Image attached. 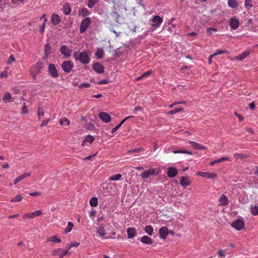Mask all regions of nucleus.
<instances>
[{
	"label": "nucleus",
	"mask_w": 258,
	"mask_h": 258,
	"mask_svg": "<svg viewBox=\"0 0 258 258\" xmlns=\"http://www.w3.org/2000/svg\"><path fill=\"white\" fill-rule=\"evenodd\" d=\"M73 55L76 60H79L85 64L89 63L90 61V56L86 51H82L80 53L75 51Z\"/></svg>",
	"instance_id": "obj_1"
},
{
	"label": "nucleus",
	"mask_w": 258,
	"mask_h": 258,
	"mask_svg": "<svg viewBox=\"0 0 258 258\" xmlns=\"http://www.w3.org/2000/svg\"><path fill=\"white\" fill-rule=\"evenodd\" d=\"M43 63L42 62L38 61L36 64L32 66L30 68V72L33 78L41 72L43 68Z\"/></svg>",
	"instance_id": "obj_2"
},
{
	"label": "nucleus",
	"mask_w": 258,
	"mask_h": 258,
	"mask_svg": "<svg viewBox=\"0 0 258 258\" xmlns=\"http://www.w3.org/2000/svg\"><path fill=\"white\" fill-rule=\"evenodd\" d=\"M74 66V63L71 60L64 61L61 64L62 70L66 73H70Z\"/></svg>",
	"instance_id": "obj_3"
},
{
	"label": "nucleus",
	"mask_w": 258,
	"mask_h": 258,
	"mask_svg": "<svg viewBox=\"0 0 258 258\" xmlns=\"http://www.w3.org/2000/svg\"><path fill=\"white\" fill-rule=\"evenodd\" d=\"M91 23V19L89 17H87L82 21L80 27V32L83 33L85 32Z\"/></svg>",
	"instance_id": "obj_4"
},
{
	"label": "nucleus",
	"mask_w": 258,
	"mask_h": 258,
	"mask_svg": "<svg viewBox=\"0 0 258 258\" xmlns=\"http://www.w3.org/2000/svg\"><path fill=\"white\" fill-rule=\"evenodd\" d=\"M156 170L155 168H150L149 170H146L143 172L140 176L142 178L147 179L151 175H157L158 173H156Z\"/></svg>",
	"instance_id": "obj_5"
},
{
	"label": "nucleus",
	"mask_w": 258,
	"mask_h": 258,
	"mask_svg": "<svg viewBox=\"0 0 258 258\" xmlns=\"http://www.w3.org/2000/svg\"><path fill=\"white\" fill-rule=\"evenodd\" d=\"M48 71L49 74L52 78H56L59 76L58 73L54 64L50 63L48 64Z\"/></svg>",
	"instance_id": "obj_6"
},
{
	"label": "nucleus",
	"mask_w": 258,
	"mask_h": 258,
	"mask_svg": "<svg viewBox=\"0 0 258 258\" xmlns=\"http://www.w3.org/2000/svg\"><path fill=\"white\" fill-rule=\"evenodd\" d=\"M69 253L68 249L63 250L61 248H56L54 249L52 251V254L53 256L59 255V258H63V257Z\"/></svg>",
	"instance_id": "obj_7"
},
{
	"label": "nucleus",
	"mask_w": 258,
	"mask_h": 258,
	"mask_svg": "<svg viewBox=\"0 0 258 258\" xmlns=\"http://www.w3.org/2000/svg\"><path fill=\"white\" fill-rule=\"evenodd\" d=\"M231 226L236 229L237 230H242L244 226V223L243 221L241 220H236L234 221L231 224Z\"/></svg>",
	"instance_id": "obj_8"
},
{
	"label": "nucleus",
	"mask_w": 258,
	"mask_h": 258,
	"mask_svg": "<svg viewBox=\"0 0 258 258\" xmlns=\"http://www.w3.org/2000/svg\"><path fill=\"white\" fill-rule=\"evenodd\" d=\"M42 214V211L40 210H38V211H34L33 212L25 214L23 216V218L24 219H32L36 217L40 216Z\"/></svg>",
	"instance_id": "obj_9"
},
{
	"label": "nucleus",
	"mask_w": 258,
	"mask_h": 258,
	"mask_svg": "<svg viewBox=\"0 0 258 258\" xmlns=\"http://www.w3.org/2000/svg\"><path fill=\"white\" fill-rule=\"evenodd\" d=\"M197 174L203 177H206L208 179H214L217 177V174L215 173H211V172H204L199 171L197 173Z\"/></svg>",
	"instance_id": "obj_10"
},
{
	"label": "nucleus",
	"mask_w": 258,
	"mask_h": 258,
	"mask_svg": "<svg viewBox=\"0 0 258 258\" xmlns=\"http://www.w3.org/2000/svg\"><path fill=\"white\" fill-rule=\"evenodd\" d=\"M60 52L62 55H64L67 58H69L71 55L72 50L69 49L67 46L62 45L60 48Z\"/></svg>",
	"instance_id": "obj_11"
},
{
	"label": "nucleus",
	"mask_w": 258,
	"mask_h": 258,
	"mask_svg": "<svg viewBox=\"0 0 258 258\" xmlns=\"http://www.w3.org/2000/svg\"><path fill=\"white\" fill-rule=\"evenodd\" d=\"M99 117L102 121L106 123L109 122L111 119L110 115L104 112L99 113Z\"/></svg>",
	"instance_id": "obj_12"
},
{
	"label": "nucleus",
	"mask_w": 258,
	"mask_h": 258,
	"mask_svg": "<svg viewBox=\"0 0 258 258\" xmlns=\"http://www.w3.org/2000/svg\"><path fill=\"white\" fill-rule=\"evenodd\" d=\"M239 26V21L235 18L232 17L230 20V27L231 29L235 30Z\"/></svg>",
	"instance_id": "obj_13"
},
{
	"label": "nucleus",
	"mask_w": 258,
	"mask_h": 258,
	"mask_svg": "<svg viewBox=\"0 0 258 258\" xmlns=\"http://www.w3.org/2000/svg\"><path fill=\"white\" fill-rule=\"evenodd\" d=\"M93 69L97 73L101 74L103 73L104 71V67L99 63V62H96L93 64Z\"/></svg>",
	"instance_id": "obj_14"
},
{
	"label": "nucleus",
	"mask_w": 258,
	"mask_h": 258,
	"mask_svg": "<svg viewBox=\"0 0 258 258\" xmlns=\"http://www.w3.org/2000/svg\"><path fill=\"white\" fill-rule=\"evenodd\" d=\"M160 237L162 239H165L168 234V229L167 227H162L159 230Z\"/></svg>",
	"instance_id": "obj_15"
},
{
	"label": "nucleus",
	"mask_w": 258,
	"mask_h": 258,
	"mask_svg": "<svg viewBox=\"0 0 258 258\" xmlns=\"http://www.w3.org/2000/svg\"><path fill=\"white\" fill-rule=\"evenodd\" d=\"M177 170L176 168L174 167L169 168L167 171V174L170 178H173L175 177L177 174Z\"/></svg>",
	"instance_id": "obj_16"
},
{
	"label": "nucleus",
	"mask_w": 258,
	"mask_h": 258,
	"mask_svg": "<svg viewBox=\"0 0 258 258\" xmlns=\"http://www.w3.org/2000/svg\"><path fill=\"white\" fill-rule=\"evenodd\" d=\"M219 205L225 206L229 203L228 198L224 194H222L219 199Z\"/></svg>",
	"instance_id": "obj_17"
},
{
	"label": "nucleus",
	"mask_w": 258,
	"mask_h": 258,
	"mask_svg": "<svg viewBox=\"0 0 258 258\" xmlns=\"http://www.w3.org/2000/svg\"><path fill=\"white\" fill-rule=\"evenodd\" d=\"M60 21V19L57 14H56L55 13H53L51 15V22H52V24L54 26H55V25H57L58 24H59Z\"/></svg>",
	"instance_id": "obj_18"
},
{
	"label": "nucleus",
	"mask_w": 258,
	"mask_h": 258,
	"mask_svg": "<svg viewBox=\"0 0 258 258\" xmlns=\"http://www.w3.org/2000/svg\"><path fill=\"white\" fill-rule=\"evenodd\" d=\"M162 19L158 16H154L152 19V25L154 26H158L162 22Z\"/></svg>",
	"instance_id": "obj_19"
},
{
	"label": "nucleus",
	"mask_w": 258,
	"mask_h": 258,
	"mask_svg": "<svg viewBox=\"0 0 258 258\" xmlns=\"http://www.w3.org/2000/svg\"><path fill=\"white\" fill-rule=\"evenodd\" d=\"M189 144L191 146L196 150H202L206 148V147L203 146L202 145L198 144V143L194 141H189Z\"/></svg>",
	"instance_id": "obj_20"
},
{
	"label": "nucleus",
	"mask_w": 258,
	"mask_h": 258,
	"mask_svg": "<svg viewBox=\"0 0 258 258\" xmlns=\"http://www.w3.org/2000/svg\"><path fill=\"white\" fill-rule=\"evenodd\" d=\"M31 175V173H25L23 174L22 175L18 176L17 178H16L14 181V184H17L18 182L25 178L26 177L30 176Z\"/></svg>",
	"instance_id": "obj_21"
},
{
	"label": "nucleus",
	"mask_w": 258,
	"mask_h": 258,
	"mask_svg": "<svg viewBox=\"0 0 258 258\" xmlns=\"http://www.w3.org/2000/svg\"><path fill=\"white\" fill-rule=\"evenodd\" d=\"M141 241L146 244L151 245L153 243V240L147 236H143L141 238Z\"/></svg>",
	"instance_id": "obj_22"
},
{
	"label": "nucleus",
	"mask_w": 258,
	"mask_h": 258,
	"mask_svg": "<svg viewBox=\"0 0 258 258\" xmlns=\"http://www.w3.org/2000/svg\"><path fill=\"white\" fill-rule=\"evenodd\" d=\"M127 233L128 238H133L136 235V231L134 228H128L127 230Z\"/></svg>",
	"instance_id": "obj_23"
},
{
	"label": "nucleus",
	"mask_w": 258,
	"mask_h": 258,
	"mask_svg": "<svg viewBox=\"0 0 258 258\" xmlns=\"http://www.w3.org/2000/svg\"><path fill=\"white\" fill-rule=\"evenodd\" d=\"M231 161V160H230V158H229V157H222V158H219V159H218L217 160H215L211 162L210 163V165L211 166H213L216 163H220V162H223V161Z\"/></svg>",
	"instance_id": "obj_24"
},
{
	"label": "nucleus",
	"mask_w": 258,
	"mask_h": 258,
	"mask_svg": "<svg viewBox=\"0 0 258 258\" xmlns=\"http://www.w3.org/2000/svg\"><path fill=\"white\" fill-rule=\"evenodd\" d=\"M250 54L249 50H246L235 57V59L238 60H242L245 58Z\"/></svg>",
	"instance_id": "obj_25"
},
{
	"label": "nucleus",
	"mask_w": 258,
	"mask_h": 258,
	"mask_svg": "<svg viewBox=\"0 0 258 258\" xmlns=\"http://www.w3.org/2000/svg\"><path fill=\"white\" fill-rule=\"evenodd\" d=\"M180 183L182 186H186L190 184V181L188 179L187 177L182 176L180 178Z\"/></svg>",
	"instance_id": "obj_26"
},
{
	"label": "nucleus",
	"mask_w": 258,
	"mask_h": 258,
	"mask_svg": "<svg viewBox=\"0 0 258 258\" xmlns=\"http://www.w3.org/2000/svg\"><path fill=\"white\" fill-rule=\"evenodd\" d=\"M79 14L83 17H85L88 16L90 14V12L87 8H83L79 11Z\"/></svg>",
	"instance_id": "obj_27"
},
{
	"label": "nucleus",
	"mask_w": 258,
	"mask_h": 258,
	"mask_svg": "<svg viewBox=\"0 0 258 258\" xmlns=\"http://www.w3.org/2000/svg\"><path fill=\"white\" fill-rule=\"evenodd\" d=\"M63 13L66 15H69L71 12V9L68 4H65L62 8Z\"/></svg>",
	"instance_id": "obj_28"
},
{
	"label": "nucleus",
	"mask_w": 258,
	"mask_h": 258,
	"mask_svg": "<svg viewBox=\"0 0 258 258\" xmlns=\"http://www.w3.org/2000/svg\"><path fill=\"white\" fill-rule=\"evenodd\" d=\"M128 119V117H125L124 119H123L117 125H116L114 128H112L111 130V133L113 134L114 132H115L117 130H118L120 126L122 125V124L127 120Z\"/></svg>",
	"instance_id": "obj_29"
},
{
	"label": "nucleus",
	"mask_w": 258,
	"mask_h": 258,
	"mask_svg": "<svg viewBox=\"0 0 258 258\" xmlns=\"http://www.w3.org/2000/svg\"><path fill=\"white\" fill-rule=\"evenodd\" d=\"M145 231L149 235H152L153 233V228L151 225H147L145 227Z\"/></svg>",
	"instance_id": "obj_30"
},
{
	"label": "nucleus",
	"mask_w": 258,
	"mask_h": 258,
	"mask_svg": "<svg viewBox=\"0 0 258 258\" xmlns=\"http://www.w3.org/2000/svg\"><path fill=\"white\" fill-rule=\"evenodd\" d=\"M97 232L101 237L104 236L106 234L105 232L104 227L102 225L100 226L99 227L97 228Z\"/></svg>",
	"instance_id": "obj_31"
},
{
	"label": "nucleus",
	"mask_w": 258,
	"mask_h": 258,
	"mask_svg": "<svg viewBox=\"0 0 258 258\" xmlns=\"http://www.w3.org/2000/svg\"><path fill=\"white\" fill-rule=\"evenodd\" d=\"M104 54V51L101 48H98L95 52V55L98 59L102 58L103 57Z\"/></svg>",
	"instance_id": "obj_32"
},
{
	"label": "nucleus",
	"mask_w": 258,
	"mask_h": 258,
	"mask_svg": "<svg viewBox=\"0 0 258 258\" xmlns=\"http://www.w3.org/2000/svg\"><path fill=\"white\" fill-rule=\"evenodd\" d=\"M228 6L232 8H236L238 7V3L235 0H228Z\"/></svg>",
	"instance_id": "obj_33"
},
{
	"label": "nucleus",
	"mask_w": 258,
	"mask_h": 258,
	"mask_svg": "<svg viewBox=\"0 0 258 258\" xmlns=\"http://www.w3.org/2000/svg\"><path fill=\"white\" fill-rule=\"evenodd\" d=\"M74 227V224L72 222H69L67 227L65 228L64 233H67L70 232Z\"/></svg>",
	"instance_id": "obj_34"
},
{
	"label": "nucleus",
	"mask_w": 258,
	"mask_h": 258,
	"mask_svg": "<svg viewBox=\"0 0 258 258\" xmlns=\"http://www.w3.org/2000/svg\"><path fill=\"white\" fill-rule=\"evenodd\" d=\"M183 110V108L181 107H179L177 108H175L172 110H170L167 112L168 115H173L177 112H180Z\"/></svg>",
	"instance_id": "obj_35"
},
{
	"label": "nucleus",
	"mask_w": 258,
	"mask_h": 258,
	"mask_svg": "<svg viewBox=\"0 0 258 258\" xmlns=\"http://www.w3.org/2000/svg\"><path fill=\"white\" fill-rule=\"evenodd\" d=\"M250 212L253 216L258 215V206H252L250 208Z\"/></svg>",
	"instance_id": "obj_36"
},
{
	"label": "nucleus",
	"mask_w": 258,
	"mask_h": 258,
	"mask_svg": "<svg viewBox=\"0 0 258 258\" xmlns=\"http://www.w3.org/2000/svg\"><path fill=\"white\" fill-rule=\"evenodd\" d=\"M89 203L92 207H96L98 205V199L96 197H93L90 200Z\"/></svg>",
	"instance_id": "obj_37"
},
{
	"label": "nucleus",
	"mask_w": 258,
	"mask_h": 258,
	"mask_svg": "<svg viewBox=\"0 0 258 258\" xmlns=\"http://www.w3.org/2000/svg\"><path fill=\"white\" fill-rule=\"evenodd\" d=\"M122 177V175L121 174H116L110 176L109 178V181L111 180H119Z\"/></svg>",
	"instance_id": "obj_38"
},
{
	"label": "nucleus",
	"mask_w": 258,
	"mask_h": 258,
	"mask_svg": "<svg viewBox=\"0 0 258 258\" xmlns=\"http://www.w3.org/2000/svg\"><path fill=\"white\" fill-rule=\"evenodd\" d=\"M48 241H53L56 243H59L61 242L60 238H57L56 236H52L47 238Z\"/></svg>",
	"instance_id": "obj_39"
},
{
	"label": "nucleus",
	"mask_w": 258,
	"mask_h": 258,
	"mask_svg": "<svg viewBox=\"0 0 258 258\" xmlns=\"http://www.w3.org/2000/svg\"><path fill=\"white\" fill-rule=\"evenodd\" d=\"M244 6L247 10H250L252 7L251 0H245L244 2Z\"/></svg>",
	"instance_id": "obj_40"
},
{
	"label": "nucleus",
	"mask_w": 258,
	"mask_h": 258,
	"mask_svg": "<svg viewBox=\"0 0 258 258\" xmlns=\"http://www.w3.org/2000/svg\"><path fill=\"white\" fill-rule=\"evenodd\" d=\"M51 53V46L49 44L47 43L45 46V54L48 56Z\"/></svg>",
	"instance_id": "obj_41"
},
{
	"label": "nucleus",
	"mask_w": 258,
	"mask_h": 258,
	"mask_svg": "<svg viewBox=\"0 0 258 258\" xmlns=\"http://www.w3.org/2000/svg\"><path fill=\"white\" fill-rule=\"evenodd\" d=\"M23 198L20 195H18L14 198L11 200V202H19L22 201Z\"/></svg>",
	"instance_id": "obj_42"
},
{
	"label": "nucleus",
	"mask_w": 258,
	"mask_h": 258,
	"mask_svg": "<svg viewBox=\"0 0 258 258\" xmlns=\"http://www.w3.org/2000/svg\"><path fill=\"white\" fill-rule=\"evenodd\" d=\"M111 15L114 18L115 22L118 23L119 19L120 18L119 15L116 12L114 11L111 12Z\"/></svg>",
	"instance_id": "obj_43"
},
{
	"label": "nucleus",
	"mask_w": 258,
	"mask_h": 258,
	"mask_svg": "<svg viewBox=\"0 0 258 258\" xmlns=\"http://www.w3.org/2000/svg\"><path fill=\"white\" fill-rule=\"evenodd\" d=\"M233 156L236 159H242L247 157L246 155L243 154H240V153H235V154H234Z\"/></svg>",
	"instance_id": "obj_44"
},
{
	"label": "nucleus",
	"mask_w": 258,
	"mask_h": 258,
	"mask_svg": "<svg viewBox=\"0 0 258 258\" xmlns=\"http://www.w3.org/2000/svg\"><path fill=\"white\" fill-rule=\"evenodd\" d=\"M59 121L61 125H64L66 124V125H68L70 124V121L67 118L60 119Z\"/></svg>",
	"instance_id": "obj_45"
},
{
	"label": "nucleus",
	"mask_w": 258,
	"mask_h": 258,
	"mask_svg": "<svg viewBox=\"0 0 258 258\" xmlns=\"http://www.w3.org/2000/svg\"><path fill=\"white\" fill-rule=\"evenodd\" d=\"M143 150H144V149L143 148H139L129 150L127 152V153L128 154H133V153H138V152H141Z\"/></svg>",
	"instance_id": "obj_46"
},
{
	"label": "nucleus",
	"mask_w": 258,
	"mask_h": 258,
	"mask_svg": "<svg viewBox=\"0 0 258 258\" xmlns=\"http://www.w3.org/2000/svg\"><path fill=\"white\" fill-rule=\"evenodd\" d=\"M98 0H88V7L89 8H93L97 3Z\"/></svg>",
	"instance_id": "obj_47"
},
{
	"label": "nucleus",
	"mask_w": 258,
	"mask_h": 258,
	"mask_svg": "<svg viewBox=\"0 0 258 258\" xmlns=\"http://www.w3.org/2000/svg\"><path fill=\"white\" fill-rule=\"evenodd\" d=\"M228 53V51L223 49H218L216 51L213 53V55L216 56L217 55L222 54L224 53Z\"/></svg>",
	"instance_id": "obj_48"
},
{
	"label": "nucleus",
	"mask_w": 258,
	"mask_h": 258,
	"mask_svg": "<svg viewBox=\"0 0 258 258\" xmlns=\"http://www.w3.org/2000/svg\"><path fill=\"white\" fill-rule=\"evenodd\" d=\"M44 112L42 108L39 107L37 110V115L39 118V120H40L41 117L43 116Z\"/></svg>",
	"instance_id": "obj_49"
},
{
	"label": "nucleus",
	"mask_w": 258,
	"mask_h": 258,
	"mask_svg": "<svg viewBox=\"0 0 258 258\" xmlns=\"http://www.w3.org/2000/svg\"><path fill=\"white\" fill-rule=\"evenodd\" d=\"M94 141V137H93L91 135H88L86 137L85 139L84 140V142H89L90 143H91Z\"/></svg>",
	"instance_id": "obj_50"
},
{
	"label": "nucleus",
	"mask_w": 258,
	"mask_h": 258,
	"mask_svg": "<svg viewBox=\"0 0 258 258\" xmlns=\"http://www.w3.org/2000/svg\"><path fill=\"white\" fill-rule=\"evenodd\" d=\"M12 98V95L10 93H6L3 98L4 102H6L7 100H10Z\"/></svg>",
	"instance_id": "obj_51"
},
{
	"label": "nucleus",
	"mask_w": 258,
	"mask_h": 258,
	"mask_svg": "<svg viewBox=\"0 0 258 258\" xmlns=\"http://www.w3.org/2000/svg\"><path fill=\"white\" fill-rule=\"evenodd\" d=\"M151 71H147L145 73H144L142 75H141V76L138 77L137 79V80H140L142 78H143L144 77H146L149 76V75H151Z\"/></svg>",
	"instance_id": "obj_52"
},
{
	"label": "nucleus",
	"mask_w": 258,
	"mask_h": 258,
	"mask_svg": "<svg viewBox=\"0 0 258 258\" xmlns=\"http://www.w3.org/2000/svg\"><path fill=\"white\" fill-rule=\"evenodd\" d=\"M80 244L79 242H71V244L69 245V247H68V250H70L72 247H77Z\"/></svg>",
	"instance_id": "obj_53"
},
{
	"label": "nucleus",
	"mask_w": 258,
	"mask_h": 258,
	"mask_svg": "<svg viewBox=\"0 0 258 258\" xmlns=\"http://www.w3.org/2000/svg\"><path fill=\"white\" fill-rule=\"evenodd\" d=\"M174 153H185L189 155H191L192 153L191 152L184 151V150H175L173 152Z\"/></svg>",
	"instance_id": "obj_54"
},
{
	"label": "nucleus",
	"mask_w": 258,
	"mask_h": 258,
	"mask_svg": "<svg viewBox=\"0 0 258 258\" xmlns=\"http://www.w3.org/2000/svg\"><path fill=\"white\" fill-rule=\"evenodd\" d=\"M15 60V57L12 55H11L9 58V59H8V61H7V63L8 64H11L13 61H14Z\"/></svg>",
	"instance_id": "obj_55"
},
{
	"label": "nucleus",
	"mask_w": 258,
	"mask_h": 258,
	"mask_svg": "<svg viewBox=\"0 0 258 258\" xmlns=\"http://www.w3.org/2000/svg\"><path fill=\"white\" fill-rule=\"evenodd\" d=\"M212 31L217 32V29L216 28H209L207 29L208 34L210 35L212 34Z\"/></svg>",
	"instance_id": "obj_56"
},
{
	"label": "nucleus",
	"mask_w": 258,
	"mask_h": 258,
	"mask_svg": "<svg viewBox=\"0 0 258 258\" xmlns=\"http://www.w3.org/2000/svg\"><path fill=\"white\" fill-rule=\"evenodd\" d=\"M89 83H82L79 86V88L83 89L84 88H89L90 87Z\"/></svg>",
	"instance_id": "obj_57"
},
{
	"label": "nucleus",
	"mask_w": 258,
	"mask_h": 258,
	"mask_svg": "<svg viewBox=\"0 0 258 258\" xmlns=\"http://www.w3.org/2000/svg\"><path fill=\"white\" fill-rule=\"evenodd\" d=\"M49 121H50L49 119H47L44 120L41 124V127L46 126L48 124V123Z\"/></svg>",
	"instance_id": "obj_58"
},
{
	"label": "nucleus",
	"mask_w": 258,
	"mask_h": 258,
	"mask_svg": "<svg viewBox=\"0 0 258 258\" xmlns=\"http://www.w3.org/2000/svg\"><path fill=\"white\" fill-rule=\"evenodd\" d=\"M22 112L23 114H26L28 113V108L27 107L25 106V103H24V106L22 110Z\"/></svg>",
	"instance_id": "obj_59"
},
{
	"label": "nucleus",
	"mask_w": 258,
	"mask_h": 258,
	"mask_svg": "<svg viewBox=\"0 0 258 258\" xmlns=\"http://www.w3.org/2000/svg\"><path fill=\"white\" fill-rule=\"evenodd\" d=\"M234 115H235L236 117H237L238 118L239 120L240 121H243V117H242L241 115H240V114H238V113H237V112H234Z\"/></svg>",
	"instance_id": "obj_60"
},
{
	"label": "nucleus",
	"mask_w": 258,
	"mask_h": 258,
	"mask_svg": "<svg viewBox=\"0 0 258 258\" xmlns=\"http://www.w3.org/2000/svg\"><path fill=\"white\" fill-rule=\"evenodd\" d=\"M12 3L14 4H19V2L21 3H23L24 0H11Z\"/></svg>",
	"instance_id": "obj_61"
},
{
	"label": "nucleus",
	"mask_w": 258,
	"mask_h": 258,
	"mask_svg": "<svg viewBox=\"0 0 258 258\" xmlns=\"http://www.w3.org/2000/svg\"><path fill=\"white\" fill-rule=\"evenodd\" d=\"M96 155H97V153H95V154H94L93 155L88 156L86 157V158H84L83 160H89L92 158L95 157Z\"/></svg>",
	"instance_id": "obj_62"
},
{
	"label": "nucleus",
	"mask_w": 258,
	"mask_h": 258,
	"mask_svg": "<svg viewBox=\"0 0 258 258\" xmlns=\"http://www.w3.org/2000/svg\"><path fill=\"white\" fill-rule=\"evenodd\" d=\"M41 193L38 191H35L34 192H30L29 195L31 196H37L41 195Z\"/></svg>",
	"instance_id": "obj_63"
},
{
	"label": "nucleus",
	"mask_w": 258,
	"mask_h": 258,
	"mask_svg": "<svg viewBox=\"0 0 258 258\" xmlns=\"http://www.w3.org/2000/svg\"><path fill=\"white\" fill-rule=\"evenodd\" d=\"M218 254L219 256H222V257L225 256V254H224V250H219Z\"/></svg>",
	"instance_id": "obj_64"
}]
</instances>
